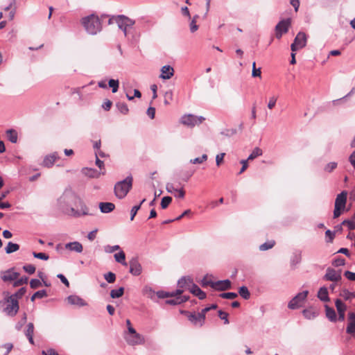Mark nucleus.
<instances>
[{"instance_id": "f257e3e1", "label": "nucleus", "mask_w": 355, "mask_h": 355, "mask_svg": "<svg viewBox=\"0 0 355 355\" xmlns=\"http://www.w3.org/2000/svg\"><path fill=\"white\" fill-rule=\"evenodd\" d=\"M59 208L64 214L75 218L89 215L86 205L70 189H67L58 199Z\"/></svg>"}, {"instance_id": "f03ea898", "label": "nucleus", "mask_w": 355, "mask_h": 355, "mask_svg": "<svg viewBox=\"0 0 355 355\" xmlns=\"http://www.w3.org/2000/svg\"><path fill=\"white\" fill-rule=\"evenodd\" d=\"M82 24L89 35H96L102 30L101 19L94 14L83 17L82 19Z\"/></svg>"}, {"instance_id": "7ed1b4c3", "label": "nucleus", "mask_w": 355, "mask_h": 355, "mask_svg": "<svg viewBox=\"0 0 355 355\" xmlns=\"http://www.w3.org/2000/svg\"><path fill=\"white\" fill-rule=\"evenodd\" d=\"M133 184V178L128 175L123 180L117 182L114 187V192L119 199H123L131 190Z\"/></svg>"}, {"instance_id": "20e7f679", "label": "nucleus", "mask_w": 355, "mask_h": 355, "mask_svg": "<svg viewBox=\"0 0 355 355\" xmlns=\"http://www.w3.org/2000/svg\"><path fill=\"white\" fill-rule=\"evenodd\" d=\"M4 294L6 297L0 301V309L7 315L13 317L17 313L19 309L18 300L9 299L8 292Z\"/></svg>"}, {"instance_id": "39448f33", "label": "nucleus", "mask_w": 355, "mask_h": 355, "mask_svg": "<svg viewBox=\"0 0 355 355\" xmlns=\"http://www.w3.org/2000/svg\"><path fill=\"white\" fill-rule=\"evenodd\" d=\"M205 119L203 116H197L191 114H184L181 117L180 122L189 127L193 128L196 125L202 123Z\"/></svg>"}, {"instance_id": "423d86ee", "label": "nucleus", "mask_w": 355, "mask_h": 355, "mask_svg": "<svg viewBox=\"0 0 355 355\" xmlns=\"http://www.w3.org/2000/svg\"><path fill=\"white\" fill-rule=\"evenodd\" d=\"M307 42V37L305 33L299 32L294 39L293 42L291 45V49L293 52H295L306 46Z\"/></svg>"}, {"instance_id": "0eeeda50", "label": "nucleus", "mask_w": 355, "mask_h": 355, "mask_svg": "<svg viewBox=\"0 0 355 355\" xmlns=\"http://www.w3.org/2000/svg\"><path fill=\"white\" fill-rule=\"evenodd\" d=\"M309 291H304L301 293H297L288 304V307L290 309L295 310L300 306V304L304 302L307 295Z\"/></svg>"}, {"instance_id": "6e6552de", "label": "nucleus", "mask_w": 355, "mask_h": 355, "mask_svg": "<svg viewBox=\"0 0 355 355\" xmlns=\"http://www.w3.org/2000/svg\"><path fill=\"white\" fill-rule=\"evenodd\" d=\"M181 313L187 315L188 320L195 325H199L200 327H202L205 323V319H202L199 317L201 315V312L196 313V312L182 311Z\"/></svg>"}, {"instance_id": "1a4fd4ad", "label": "nucleus", "mask_w": 355, "mask_h": 355, "mask_svg": "<svg viewBox=\"0 0 355 355\" xmlns=\"http://www.w3.org/2000/svg\"><path fill=\"white\" fill-rule=\"evenodd\" d=\"M129 272L134 276H139L142 272V266L137 257H132L129 261Z\"/></svg>"}, {"instance_id": "9d476101", "label": "nucleus", "mask_w": 355, "mask_h": 355, "mask_svg": "<svg viewBox=\"0 0 355 355\" xmlns=\"http://www.w3.org/2000/svg\"><path fill=\"white\" fill-rule=\"evenodd\" d=\"M211 288L219 291H224L232 288V283L229 279L218 280L214 282H210Z\"/></svg>"}, {"instance_id": "9b49d317", "label": "nucleus", "mask_w": 355, "mask_h": 355, "mask_svg": "<svg viewBox=\"0 0 355 355\" xmlns=\"http://www.w3.org/2000/svg\"><path fill=\"white\" fill-rule=\"evenodd\" d=\"M342 277L340 272H337L334 268H328L326 271V274L323 277V279L325 281L331 282H339L341 280Z\"/></svg>"}, {"instance_id": "f8f14e48", "label": "nucleus", "mask_w": 355, "mask_h": 355, "mask_svg": "<svg viewBox=\"0 0 355 355\" xmlns=\"http://www.w3.org/2000/svg\"><path fill=\"white\" fill-rule=\"evenodd\" d=\"M335 305L338 313V320L344 321L345 318V311L347 310L346 304L340 299H336L335 301Z\"/></svg>"}, {"instance_id": "ddd939ff", "label": "nucleus", "mask_w": 355, "mask_h": 355, "mask_svg": "<svg viewBox=\"0 0 355 355\" xmlns=\"http://www.w3.org/2000/svg\"><path fill=\"white\" fill-rule=\"evenodd\" d=\"M19 276V273L14 271V268H10L1 272V278L4 282L16 280Z\"/></svg>"}, {"instance_id": "4468645a", "label": "nucleus", "mask_w": 355, "mask_h": 355, "mask_svg": "<svg viewBox=\"0 0 355 355\" xmlns=\"http://www.w3.org/2000/svg\"><path fill=\"white\" fill-rule=\"evenodd\" d=\"M125 340L130 345H136L143 344L144 343V338L142 335L136 333L135 334L128 335L125 337Z\"/></svg>"}, {"instance_id": "2eb2a0df", "label": "nucleus", "mask_w": 355, "mask_h": 355, "mask_svg": "<svg viewBox=\"0 0 355 355\" xmlns=\"http://www.w3.org/2000/svg\"><path fill=\"white\" fill-rule=\"evenodd\" d=\"M291 25V19L287 18L279 21L275 26V31H280L283 33H286L288 31L289 27Z\"/></svg>"}, {"instance_id": "dca6fc26", "label": "nucleus", "mask_w": 355, "mask_h": 355, "mask_svg": "<svg viewBox=\"0 0 355 355\" xmlns=\"http://www.w3.org/2000/svg\"><path fill=\"white\" fill-rule=\"evenodd\" d=\"M59 158L58 153L57 152H54L44 157L42 165L46 168H51L53 166L55 162Z\"/></svg>"}, {"instance_id": "f3484780", "label": "nucleus", "mask_w": 355, "mask_h": 355, "mask_svg": "<svg viewBox=\"0 0 355 355\" xmlns=\"http://www.w3.org/2000/svg\"><path fill=\"white\" fill-rule=\"evenodd\" d=\"M82 173L89 178H98L101 175H105V171L102 172L92 168H83L81 171Z\"/></svg>"}, {"instance_id": "a211bd4d", "label": "nucleus", "mask_w": 355, "mask_h": 355, "mask_svg": "<svg viewBox=\"0 0 355 355\" xmlns=\"http://www.w3.org/2000/svg\"><path fill=\"white\" fill-rule=\"evenodd\" d=\"M174 74V69L170 65H164L161 68L159 78L163 80L170 79Z\"/></svg>"}, {"instance_id": "6ab92c4d", "label": "nucleus", "mask_w": 355, "mask_h": 355, "mask_svg": "<svg viewBox=\"0 0 355 355\" xmlns=\"http://www.w3.org/2000/svg\"><path fill=\"white\" fill-rule=\"evenodd\" d=\"M68 303L71 305H76L79 307L87 305V303L80 297L76 295H71L67 297Z\"/></svg>"}, {"instance_id": "aec40b11", "label": "nucleus", "mask_w": 355, "mask_h": 355, "mask_svg": "<svg viewBox=\"0 0 355 355\" xmlns=\"http://www.w3.org/2000/svg\"><path fill=\"white\" fill-rule=\"evenodd\" d=\"M347 191H343L340 193H339L335 200V205L336 207H340L343 209L345 208V205L347 202Z\"/></svg>"}, {"instance_id": "412c9836", "label": "nucleus", "mask_w": 355, "mask_h": 355, "mask_svg": "<svg viewBox=\"0 0 355 355\" xmlns=\"http://www.w3.org/2000/svg\"><path fill=\"white\" fill-rule=\"evenodd\" d=\"M65 248L78 253H81L83 250V245L78 241H73L66 243Z\"/></svg>"}, {"instance_id": "4be33fe9", "label": "nucleus", "mask_w": 355, "mask_h": 355, "mask_svg": "<svg viewBox=\"0 0 355 355\" xmlns=\"http://www.w3.org/2000/svg\"><path fill=\"white\" fill-rule=\"evenodd\" d=\"M190 292L198 297L199 300H204L206 297V293L196 284H192L190 288Z\"/></svg>"}, {"instance_id": "5701e85b", "label": "nucleus", "mask_w": 355, "mask_h": 355, "mask_svg": "<svg viewBox=\"0 0 355 355\" xmlns=\"http://www.w3.org/2000/svg\"><path fill=\"white\" fill-rule=\"evenodd\" d=\"M189 297L187 295L177 296L174 299H169L165 301L166 304L169 305H178L189 300Z\"/></svg>"}, {"instance_id": "b1692460", "label": "nucleus", "mask_w": 355, "mask_h": 355, "mask_svg": "<svg viewBox=\"0 0 355 355\" xmlns=\"http://www.w3.org/2000/svg\"><path fill=\"white\" fill-rule=\"evenodd\" d=\"M115 208V205L112 202H100L99 209L103 214H108L112 211Z\"/></svg>"}, {"instance_id": "393cba45", "label": "nucleus", "mask_w": 355, "mask_h": 355, "mask_svg": "<svg viewBox=\"0 0 355 355\" xmlns=\"http://www.w3.org/2000/svg\"><path fill=\"white\" fill-rule=\"evenodd\" d=\"M302 260V252L300 250H296L293 252L291 257V266H296L300 263Z\"/></svg>"}, {"instance_id": "a878e982", "label": "nucleus", "mask_w": 355, "mask_h": 355, "mask_svg": "<svg viewBox=\"0 0 355 355\" xmlns=\"http://www.w3.org/2000/svg\"><path fill=\"white\" fill-rule=\"evenodd\" d=\"M325 312L327 318L331 322H335L338 320L336 311L332 307H330L328 305H325Z\"/></svg>"}, {"instance_id": "bb28decb", "label": "nucleus", "mask_w": 355, "mask_h": 355, "mask_svg": "<svg viewBox=\"0 0 355 355\" xmlns=\"http://www.w3.org/2000/svg\"><path fill=\"white\" fill-rule=\"evenodd\" d=\"M318 297L322 301V302H329L330 300L328 294V290L327 288L325 286L321 287L318 292Z\"/></svg>"}, {"instance_id": "cd10ccee", "label": "nucleus", "mask_w": 355, "mask_h": 355, "mask_svg": "<svg viewBox=\"0 0 355 355\" xmlns=\"http://www.w3.org/2000/svg\"><path fill=\"white\" fill-rule=\"evenodd\" d=\"M143 293L153 301L155 302H157L156 298V292L151 287L145 286L143 289Z\"/></svg>"}, {"instance_id": "c85d7f7f", "label": "nucleus", "mask_w": 355, "mask_h": 355, "mask_svg": "<svg viewBox=\"0 0 355 355\" xmlns=\"http://www.w3.org/2000/svg\"><path fill=\"white\" fill-rule=\"evenodd\" d=\"M6 136L8 139L12 144L17 142L18 135L15 130L9 129L6 131Z\"/></svg>"}, {"instance_id": "c756f323", "label": "nucleus", "mask_w": 355, "mask_h": 355, "mask_svg": "<svg viewBox=\"0 0 355 355\" xmlns=\"http://www.w3.org/2000/svg\"><path fill=\"white\" fill-rule=\"evenodd\" d=\"M114 259L116 262L120 263L123 266H127L128 263L125 261V254L123 251L121 250L119 252L114 254Z\"/></svg>"}, {"instance_id": "7c9ffc66", "label": "nucleus", "mask_w": 355, "mask_h": 355, "mask_svg": "<svg viewBox=\"0 0 355 355\" xmlns=\"http://www.w3.org/2000/svg\"><path fill=\"white\" fill-rule=\"evenodd\" d=\"M340 296L345 301H351L352 298H355V292H350L347 289L344 288L340 291Z\"/></svg>"}, {"instance_id": "2f4dec72", "label": "nucleus", "mask_w": 355, "mask_h": 355, "mask_svg": "<svg viewBox=\"0 0 355 355\" xmlns=\"http://www.w3.org/2000/svg\"><path fill=\"white\" fill-rule=\"evenodd\" d=\"M114 21L117 24L119 28L121 29L123 32L124 35L127 36V34H128L127 29L130 27L128 26V25L125 24V22H123L121 19H119V18L118 17V15H116L114 17Z\"/></svg>"}, {"instance_id": "473e14b6", "label": "nucleus", "mask_w": 355, "mask_h": 355, "mask_svg": "<svg viewBox=\"0 0 355 355\" xmlns=\"http://www.w3.org/2000/svg\"><path fill=\"white\" fill-rule=\"evenodd\" d=\"M19 249V245L14 243L11 241L8 242L7 246L5 248V251L7 254H11L17 251Z\"/></svg>"}, {"instance_id": "72a5a7b5", "label": "nucleus", "mask_w": 355, "mask_h": 355, "mask_svg": "<svg viewBox=\"0 0 355 355\" xmlns=\"http://www.w3.org/2000/svg\"><path fill=\"white\" fill-rule=\"evenodd\" d=\"M26 287H21V288H19L16 293H15L14 294L11 295H8V297H9V299H12V300H18V299H20L21 298L24 294L26 293Z\"/></svg>"}, {"instance_id": "f704fd0d", "label": "nucleus", "mask_w": 355, "mask_h": 355, "mask_svg": "<svg viewBox=\"0 0 355 355\" xmlns=\"http://www.w3.org/2000/svg\"><path fill=\"white\" fill-rule=\"evenodd\" d=\"M116 107L118 110L124 115L128 114L129 112L128 105L125 103L118 102L116 103Z\"/></svg>"}, {"instance_id": "c9c22d12", "label": "nucleus", "mask_w": 355, "mask_h": 355, "mask_svg": "<svg viewBox=\"0 0 355 355\" xmlns=\"http://www.w3.org/2000/svg\"><path fill=\"white\" fill-rule=\"evenodd\" d=\"M239 293L244 300H248L250 297V293L245 286H242L239 288Z\"/></svg>"}, {"instance_id": "e433bc0d", "label": "nucleus", "mask_w": 355, "mask_h": 355, "mask_svg": "<svg viewBox=\"0 0 355 355\" xmlns=\"http://www.w3.org/2000/svg\"><path fill=\"white\" fill-rule=\"evenodd\" d=\"M124 293V288L119 287L118 289H112L110 291V297L113 299L121 297Z\"/></svg>"}, {"instance_id": "4c0bfd02", "label": "nucleus", "mask_w": 355, "mask_h": 355, "mask_svg": "<svg viewBox=\"0 0 355 355\" xmlns=\"http://www.w3.org/2000/svg\"><path fill=\"white\" fill-rule=\"evenodd\" d=\"M13 347L12 344L6 343L0 346V355H8Z\"/></svg>"}, {"instance_id": "58836bf2", "label": "nucleus", "mask_w": 355, "mask_h": 355, "mask_svg": "<svg viewBox=\"0 0 355 355\" xmlns=\"http://www.w3.org/2000/svg\"><path fill=\"white\" fill-rule=\"evenodd\" d=\"M263 153V151L261 148H259V147H256L253 149V150L252 151V153L250 154V155L248 156V160H252L255 158H257V157L259 156H261Z\"/></svg>"}, {"instance_id": "ea45409f", "label": "nucleus", "mask_w": 355, "mask_h": 355, "mask_svg": "<svg viewBox=\"0 0 355 355\" xmlns=\"http://www.w3.org/2000/svg\"><path fill=\"white\" fill-rule=\"evenodd\" d=\"M302 314L305 318L308 320H312L317 317L318 313L315 311H313L309 309H304L302 311Z\"/></svg>"}, {"instance_id": "a19ab883", "label": "nucleus", "mask_w": 355, "mask_h": 355, "mask_svg": "<svg viewBox=\"0 0 355 355\" xmlns=\"http://www.w3.org/2000/svg\"><path fill=\"white\" fill-rule=\"evenodd\" d=\"M108 85L112 88V93H116L119 87V80L110 79L108 81Z\"/></svg>"}, {"instance_id": "79ce46f5", "label": "nucleus", "mask_w": 355, "mask_h": 355, "mask_svg": "<svg viewBox=\"0 0 355 355\" xmlns=\"http://www.w3.org/2000/svg\"><path fill=\"white\" fill-rule=\"evenodd\" d=\"M145 200L146 199H143L139 205H135L132 207L130 211V220H134L137 211L139 210L141 205L145 202Z\"/></svg>"}, {"instance_id": "37998d69", "label": "nucleus", "mask_w": 355, "mask_h": 355, "mask_svg": "<svg viewBox=\"0 0 355 355\" xmlns=\"http://www.w3.org/2000/svg\"><path fill=\"white\" fill-rule=\"evenodd\" d=\"M118 17L119 19H121L123 21L125 22V24H127L130 28L134 26L135 24V21L134 19H130L124 15H119Z\"/></svg>"}, {"instance_id": "c03bdc74", "label": "nucleus", "mask_w": 355, "mask_h": 355, "mask_svg": "<svg viewBox=\"0 0 355 355\" xmlns=\"http://www.w3.org/2000/svg\"><path fill=\"white\" fill-rule=\"evenodd\" d=\"M275 242L273 240L265 242L263 244L260 245L259 250L261 251L268 250L269 249H271L275 245Z\"/></svg>"}, {"instance_id": "a18cd8bd", "label": "nucleus", "mask_w": 355, "mask_h": 355, "mask_svg": "<svg viewBox=\"0 0 355 355\" xmlns=\"http://www.w3.org/2000/svg\"><path fill=\"white\" fill-rule=\"evenodd\" d=\"M346 332L352 336H355V321L348 322Z\"/></svg>"}, {"instance_id": "49530a36", "label": "nucleus", "mask_w": 355, "mask_h": 355, "mask_svg": "<svg viewBox=\"0 0 355 355\" xmlns=\"http://www.w3.org/2000/svg\"><path fill=\"white\" fill-rule=\"evenodd\" d=\"M28 278L26 276H24L19 279H17L16 280H15V282L12 284V286L15 288L23 284H26L28 283Z\"/></svg>"}, {"instance_id": "de8ad7c7", "label": "nucleus", "mask_w": 355, "mask_h": 355, "mask_svg": "<svg viewBox=\"0 0 355 355\" xmlns=\"http://www.w3.org/2000/svg\"><path fill=\"white\" fill-rule=\"evenodd\" d=\"M172 295L173 294L170 293V292L161 290L156 292V298L164 299L168 297H172Z\"/></svg>"}, {"instance_id": "09e8293b", "label": "nucleus", "mask_w": 355, "mask_h": 355, "mask_svg": "<svg viewBox=\"0 0 355 355\" xmlns=\"http://www.w3.org/2000/svg\"><path fill=\"white\" fill-rule=\"evenodd\" d=\"M171 201H172V198L171 196L163 197L161 200V203H160L162 209H166L168 207V205H170V203L171 202Z\"/></svg>"}, {"instance_id": "8fccbe9b", "label": "nucleus", "mask_w": 355, "mask_h": 355, "mask_svg": "<svg viewBox=\"0 0 355 355\" xmlns=\"http://www.w3.org/2000/svg\"><path fill=\"white\" fill-rule=\"evenodd\" d=\"M207 158H208V156L206 154H203L201 157H196V158H194V159H191L190 160V163L191 164H202L204 162L207 161Z\"/></svg>"}, {"instance_id": "3c124183", "label": "nucleus", "mask_w": 355, "mask_h": 355, "mask_svg": "<svg viewBox=\"0 0 355 355\" xmlns=\"http://www.w3.org/2000/svg\"><path fill=\"white\" fill-rule=\"evenodd\" d=\"M105 279L110 284L114 283L116 280V275L112 272L104 274Z\"/></svg>"}, {"instance_id": "603ef678", "label": "nucleus", "mask_w": 355, "mask_h": 355, "mask_svg": "<svg viewBox=\"0 0 355 355\" xmlns=\"http://www.w3.org/2000/svg\"><path fill=\"white\" fill-rule=\"evenodd\" d=\"M219 296L223 299L233 300L237 297L238 294L234 292H228L220 293Z\"/></svg>"}, {"instance_id": "864d4df0", "label": "nucleus", "mask_w": 355, "mask_h": 355, "mask_svg": "<svg viewBox=\"0 0 355 355\" xmlns=\"http://www.w3.org/2000/svg\"><path fill=\"white\" fill-rule=\"evenodd\" d=\"M218 307V305L216 304H212L211 306L205 307V309H202L201 311V315L199 317L202 319H205V314L207 312L211 309H216Z\"/></svg>"}, {"instance_id": "5fc2aeb1", "label": "nucleus", "mask_w": 355, "mask_h": 355, "mask_svg": "<svg viewBox=\"0 0 355 355\" xmlns=\"http://www.w3.org/2000/svg\"><path fill=\"white\" fill-rule=\"evenodd\" d=\"M338 166V164L337 162H329L325 166H324V171L326 172H328V173H331L334 169L336 168Z\"/></svg>"}, {"instance_id": "6e6d98bb", "label": "nucleus", "mask_w": 355, "mask_h": 355, "mask_svg": "<svg viewBox=\"0 0 355 355\" xmlns=\"http://www.w3.org/2000/svg\"><path fill=\"white\" fill-rule=\"evenodd\" d=\"M345 263V259L340 257H336L332 261V265L335 267L344 266Z\"/></svg>"}, {"instance_id": "4d7b16f0", "label": "nucleus", "mask_w": 355, "mask_h": 355, "mask_svg": "<svg viewBox=\"0 0 355 355\" xmlns=\"http://www.w3.org/2000/svg\"><path fill=\"white\" fill-rule=\"evenodd\" d=\"M197 18H198V15H196L193 17L191 21L190 22L189 26L191 33H194L198 28V26L196 24Z\"/></svg>"}, {"instance_id": "13d9d810", "label": "nucleus", "mask_w": 355, "mask_h": 355, "mask_svg": "<svg viewBox=\"0 0 355 355\" xmlns=\"http://www.w3.org/2000/svg\"><path fill=\"white\" fill-rule=\"evenodd\" d=\"M119 249H120V246L119 245H107L104 247V250L106 253H112Z\"/></svg>"}, {"instance_id": "bf43d9fd", "label": "nucleus", "mask_w": 355, "mask_h": 355, "mask_svg": "<svg viewBox=\"0 0 355 355\" xmlns=\"http://www.w3.org/2000/svg\"><path fill=\"white\" fill-rule=\"evenodd\" d=\"M33 256L35 258L40 259L44 260V261H47L49 259V256L44 252H33Z\"/></svg>"}, {"instance_id": "052dcab7", "label": "nucleus", "mask_w": 355, "mask_h": 355, "mask_svg": "<svg viewBox=\"0 0 355 355\" xmlns=\"http://www.w3.org/2000/svg\"><path fill=\"white\" fill-rule=\"evenodd\" d=\"M187 282H189L190 283L192 282V280L190 278H186L185 277H181L178 281V286L179 288H182L185 286V285L187 284Z\"/></svg>"}, {"instance_id": "680f3d73", "label": "nucleus", "mask_w": 355, "mask_h": 355, "mask_svg": "<svg viewBox=\"0 0 355 355\" xmlns=\"http://www.w3.org/2000/svg\"><path fill=\"white\" fill-rule=\"evenodd\" d=\"M218 317L221 320H224V324H227L230 323V321L228 320V313H226L222 310H219L218 311Z\"/></svg>"}, {"instance_id": "e2e57ef3", "label": "nucleus", "mask_w": 355, "mask_h": 355, "mask_svg": "<svg viewBox=\"0 0 355 355\" xmlns=\"http://www.w3.org/2000/svg\"><path fill=\"white\" fill-rule=\"evenodd\" d=\"M34 334V324L32 322H29L27 324L26 329L25 331V335L26 337L33 336Z\"/></svg>"}, {"instance_id": "0e129e2a", "label": "nucleus", "mask_w": 355, "mask_h": 355, "mask_svg": "<svg viewBox=\"0 0 355 355\" xmlns=\"http://www.w3.org/2000/svg\"><path fill=\"white\" fill-rule=\"evenodd\" d=\"M341 225H347V227H348V229L349 230H353L355 229V220H344Z\"/></svg>"}, {"instance_id": "69168bd1", "label": "nucleus", "mask_w": 355, "mask_h": 355, "mask_svg": "<svg viewBox=\"0 0 355 355\" xmlns=\"http://www.w3.org/2000/svg\"><path fill=\"white\" fill-rule=\"evenodd\" d=\"M23 270L28 274L32 275L35 272V267L33 264H26L23 266Z\"/></svg>"}, {"instance_id": "338daca9", "label": "nucleus", "mask_w": 355, "mask_h": 355, "mask_svg": "<svg viewBox=\"0 0 355 355\" xmlns=\"http://www.w3.org/2000/svg\"><path fill=\"white\" fill-rule=\"evenodd\" d=\"M237 130L235 128L232 129H225L224 130L220 132V134L225 135L226 137H231L235 134H236Z\"/></svg>"}, {"instance_id": "774afa93", "label": "nucleus", "mask_w": 355, "mask_h": 355, "mask_svg": "<svg viewBox=\"0 0 355 355\" xmlns=\"http://www.w3.org/2000/svg\"><path fill=\"white\" fill-rule=\"evenodd\" d=\"M42 286V282L40 279H32L30 282V286L33 289H36Z\"/></svg>"}]
</instances>
